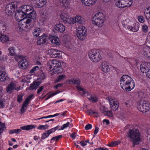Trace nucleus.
Wrapping results in <instances>:
<instances>
[{
	"label": "nucleus",
	"mask_w": 150,
	"mask_h": 150,
	"mask_svg": "<svg viewBox=\"0 0 150 150\" xmlns=\"http://www.w3.org/2000/svg\"><path fill=\"white\" fill-rule=\"evenodd\" d=\"M62 85V84L61 83H58L56 86H54V88H55L56 89H57L58 87H61Z\"/></svg>",
	"instance_id": "nucleus-63"
},
{
	"label": "nucleus",
	"mask_w": 150,
	"mask_h": 150,
	"mask_svg": "<svg viewBox=\"0 0 150 150\" xmlns=\"http://www.w3.org/2000/svg\"><path fill=\"white\" fill-rule=\"evenodd\" d=\"M56 130L54 127L50 129V130H47V132H49V134H50L54 132Z\"/></svg>",
	"instance_id": "nucleus-58"
},
{
	"label": "nucleus",
	"mask_w": 150,
	"mask_h": 150,
	"mask_svg": "<svg viewBox=\"0 0 150 150\" xmlns=\"http://www.w3.org/2000/svg\"><path fill=\"white\" fill-rule=\"evenodd\" d=\"M28 104V97H27L25 101L23 103L21 109V111L22 112H24L27 109V105Z\"/></svg>",
	"instance_id": "nucleus-30"
},
{
	"label": "nucleus",
	"mask_w": 150,
	"mask_h": 150,
	"mask_svg": "<svg viewBox=\"0 0 150 150\" xmlns=\"http://www.w3.org/2000/svg\"><path fill=\"white\" fill-rule=\"evenodd\" d=\"M144 54L146 57L147 53H148L149 51V49L146 47H144L143 49Z\"/></svg>",
	"instance_id": "nucleus-54"
},
{
	"label": "nucleus",
	"mask_w": 150,
	"mask_h": 150,
	"mask_svg": "<svg viewBox=\"0 0 150 150\" xmlns=\"http://www.w3.org/2000/svg\"><path fill=\"white\" fill-rule=\"evenodd\" d=\"M48 126L47 125H40L38 126L37 129L40 130H45L48 128Z\"/></svg>",
	"instance_id": "nucleus-48"
},
{
	"label": "nucleus",
	"mask_w": 150,
	"mask_h": 150,
	"mask_svg": "<svg viewBox=\"0 0 150 150\" xmlns=\"http://www.w3.org/2000/svg\"><path fill=\"white\" fill-rule=\"evenodd\" d=\"M21 129L24 130H28V125L21 127Z\"/></svg>",
	"instance_id": "nucleus-61"
},
{
	"label": "nucleus",
	"mask_w": 150,
	"mask_h": 150,
	"mask_svg": "<svg viewBox=\"0 0 150 150\" xmlns=\"http://www.w3.org/2000/svg\"><path fill=\"white\" fill-rule=\"evenodd\" d=\"M21 131V130L20 129H17L10 130L9 133L10 134H12L15 133H16V134H18Z\"/></svg>",
	"instance_id": "nucleus-40"
},
{
	"label": "nucleus",
	"mask_w": 150,
	"mask_h": 150,
	"mask_svg": "<svg viewBox=\"0 0 150 150\" xmlns=\"http://www.w3.org/2000/svg\"><path fill=\"white\" fill-rule=\"evenodd\" d=\"M50 55L52 58H61L62 56L60 52L57 50L52 49L50 50Z\"/></svg>",
	"instance_id": "nucleus-19"
},
{
	"label": "nucleus",
	"mask_w": 150,
	"mask_h": 150,
	"mask_svg": "<svg viewBox=\"0 0 150 150\" xmlns=\"http://www.w3.org/2000/svg\"><path fill=\"white\" fill-rule=\"evenodd\" d=\"M62 135H59L57 136H56L54 137V138H56V141H58L60 138L62 137Z\"/></svg>",
	"instance_id": "nucleus-64"
},
{
	"label": "nucleus",
	"mask_w": 150,
	"mask_h": 150,
	"mask_svg": "<svg viewBox=\"0 0 150 150\" xmlns=\"http://www.w3.org/2000/svg\"><path fill=\"white\" fill-rule=\"evenodd\" d=\"M139 23H135L134 24L133 26L129 25V27L128 29H129L130 31L133 32H137L139 29Z\"/></svg>",
	"instance_id": "nucleus-24"
},
{
	"label": "nucleus",
	"mask_w": 150,
	"mask_h": 150,
	"mask_svg": "<svg viewBox=\"0 0 150 150\" xmlns=\"http://www.w3.org/2000/svg\"><path fill=\"white\" fill-rule=\"evenodd\" d=\"M120 142L119 141L112 142L110 144L109 146L111 147L115 146L118 145L120 143Z\"/></svg>",
	"instance_id": "nucleus-49"
},
{
	"label": "nucleus",
	"mask_w": 150,
	"mask_h": 150,
	"mask_svg": "<svg viewBox=\"0 0 150 150\" xmlns=\"http://www.w3.org/2000/svg\"><path fill=\"white\" fill-rule=\"evenodd\" d=\"M138 19L139 21L141 23H143L144 21V18L142 16H139Z\"/></svg>",
	"instance_id": "nucleus-55"
},
{
	"label": "nucleus",
	"mask_w": 150,
	"mask_h": 150,
	"mask_svg": "<svg viewBox=\"0 0 150 150\" xmlns=\"http://www.w3.org/2000/svg\"><path fill=\"white\" fill-rule=\"evenodd\" d=\"M9 53V54L11 56H14L15 54V49L13 47H11L8 49Z\"/></svg>",
	"instance_id": "nucleus-38"
},
{
	"label": "nucleus",
	"mask_w": 150,
	"mask_h": 150,
	"mask_svg": "<svg viewBox=\"0 0 150 150\" xmlns=\"http://www.w3.org/2000/svg\"><path fill=\"white\" fill-rule=\"evenodd\" d=\"M47 67L49 69L53 70L57 67L61 66V63L58 61L53 59L49 61L47 63Z\"/></svg>",
	"instance_id": "nucleus-14"
},
{
	"label": "nucleus",
	"mask_w": 150,
	"mask_h": 150,
	"mask_svg": "<svg viewBox=\"0 0 150 150\" xmlns=\"http://www.w3.org/2000/svg\"><path fill=\"white\" fill-rule=\"evenodd\" d=\"M60 17L64 23L68 24H71L72 18L71 19L67 13H62L60 15Z\"/></svg>",
	"instance_id": "nucleus-16"
},
{
	"label": "nucleus",
	"mask_w": 150,
	"mask_h": 150,
	"mask_svg": "<svg viewBox=\"0 0 150 150\" xmlns=\"http://www.w3.org/2000/svg\"><path fill=\"white\" fill-rule=\"evenodd\" d=\"M112 110L108 111L107 110L105 113L104 114L105 116H107L110 118L112 117H113V115L112 112Z\"/></svg>",
	"instance_id": "nucleus-45"
},
{
	"label": "nucleus",
	"mask_w": 150,
	"mask_h": 150,
	"mask_svg": "<svg viewBox=\"0 0 150 150\" xmlns=\"http://www.w3.org/2000/svg\"><path fill=\"white\" fill-rule=\"evenodd\" d=\"M16 2H12L7 5L5 8V11L6 14L9 16H12L15 13L17 8Z\"/></svg>",
	"instance_id": "nucleus-6"
},
{
	"label": "nucleus",
	"mask_w": 150,
	"mask_h": 150,
	"mask_svg": "<svg viewBox=\"0 0 150 150\" xmlns=\"http://www.w3.org/2000/svg\"><path fill=\"white\" fill-rule=\"evenodd\" d=\"M144 13L146 19L150 22V6L144 10Z\"/></svg>",
	"instance_id": "nucleus-29"
},
{
	"label": "nucleus",
	"mask_w": 150,
	"mask_h": 150,
	"mask_svg": "<svg viewBox=\"0 0 150 150\" xmlns=\"http://www.w3.org/2000/svg\"><path fill=\"white\" fill-rule=\"evenodd\" d=\"M77 22L79 24H83L85 23L84 19L80 16H76L75 17L72 18V23Z\"/></svg>",
	"instance_id": "nucleus-21"
},
{
	"label": "nucleus",
	"mask_w": 150,
	"mask_h": 150,
	"mask_svg": "<svg viewBox=\"0 0 150 150\" xmlns=\"http://www.w3.org/2000/svg\"><path fill=\"white\" fill-rule=\"evenodd\" d=\"M9 79L8 74L6 73L5 67L4 66L0 67V81L4 82Z\"/></svg>",
	"instance_id": "nucleus-13"
},
{
	"label": "nucleus",
	"mask_w": 150,
	"mask_h": 150,
	"mask_svg": "<svg viewBox=\"0 0 150 150\" xmlns=\"http://www.w3.org/2000/svg\"><path fill=\"white\" fill-rule=\"evenodd\" d=\"M41 18L40 20L41 21L44 22L47 20L48 18V16L46 15L42 14L41 15Z\"/></svg>",
	"instance_id": "nucleus-46"
},
{
	"label": "nucleus",
	"mask_w": 150,
	"mask_h": 150,
	"mask_svg": "<svg viewBox=\"0 0 150 150\" xmlns=\"http://www.w3.org/2000/svg\"><path fill=\"white\" fill-rule=\"evenodd\" d=\"M92 127V125L91 124H88V125H87L85 127V129L86 130H88L89 129H90Z\"/></svg>",
	"instance_id": "nucleus-59"
},
{
	"label": "nucleus",
	"mask_w": 150,
	"mask_h": 150,
	"mask_svg": "<svg viewBox=\"0 0 150 150\" xmlns=\"http://www.w3.org/2000/svg\"><path fill=\"white\" fill-rule=\"evenodd\" d=\"M15 18L19 22V24L23 29L27 28L28 24V15L23 13L21 11L16 10L15 14Z\"/></svg>",
	"instance_id": "nucleus-2"
},
{
	"label": "nucleus",
	"mask_w": 150,
	"mask_h": 150,
	"mask_svg": "<svg viewBox=\"0 0 150 150\" xmlns=\"http://www.w3.org/2000/svg\"><path fill=\"white\" fill-rule=\"evenodd\" d=\"M50 134L49 132H48L47 131L45 133H43L41 139H43L47 137H48Z\"/></svg>",
	"instance_id": "nucleus-51"
},
{
	"label": "nucleus",
	"mask_w": 150,
	"mask_h": 150,
	"mask_svg": "<svg viewBox=\"0 0 150 150\" xmlns=\"http://www.w3.org/2000/svg\"><path fill=\"white\" fill-rule=\"evenodd\" d=\"M41 82L39 81H34L30 85L29 89L30 90L36 89L40 85Z\"/></svg>",
	"instance_id": "nucleus-26"
},
{
	"label": "nucleus",
	"mask_w": 150,
	"mask_h": 150,
	"mask_svg": "<svg viewBox=\"0 0 150 150\" xmlns=\"http://www.w3.org/2000/svg\"><path fill=\"white\" fill-rule=\"evenodd\" d=\"M76 88L78 90L81 91H82L83 94H85L86 93V92L82 88L79 86H77L76 87Z\"/></svg>",
	"instance_id": "nucleus-57"
},
{
	"label": "nucleus",
	"mask_w": 150,
	"mask_h": 150,
	"mask_svg": "<svg viewBox=\"0 0 150 150\" xmlns=\"http://www.w3.org/2000/svg\"><path fill=\"white\" fill-rule=\"evenodd\" d=\"M63 38V41L64 43L65 44V46L67 47H70L69 45H71V42L69 41V36L68 35H65L64 36Z\"/></svg>",
	"instance_id": "nucleus-27"
},
{
	"label": "nucleus",
	"mask_w": 150,
	"mask_h": 150,
	"mask_svg": "<svg viewBox=\"0 0 150 150\" xmlns=\"http://www.w3.org/2000/svg\"><path fill=\"white\" fill-rule=\"evenodd\" d=\"M23 95H20L18 96H17V101L19 103H21L22 102L23 99L22 97Z\"/></svg>",
	"instance_id": "nucleus-56"
},
{
	"label": "nucleus",
	"mask_w": 150,
	"mask_h": 150,
	"mask_svg": "<svg viewBox=\"0 0 150 150\" xmlns=\"http://www.w3.org/2000/svg\"><path fill=\"white\" fill-rule=\"evenodd\" d=\"M44 88V86H41L39 89L38 90L37 93L39 94L41 92Z\"/></svg>",
	"instance_id": "nucleus-62"
},
{
	"label": "nucleus",
	"mask_w": 150,
	"mask_h": 150,
	"mask_svg": "<svg viewBox=\"0 0 150 150\" xmlns=\"http://www.w3.org/2000/svg\"><path fill=\"white\" fill-rule=\"evenodd\" d=\"M29 8V25L30 27H32L34 25L35 19H36V12L32 7Z\"/></svg>",
	"instance_id": "nucleus-12"
},
{
	"label": "nucleus",
	"mask_w": 150,
	"mask_h": 150,
	"mask_svg": "<svg viewBox=\"0 0 150 150\" xmlns=\"http://www.w3.org/2000/svg\"><path fill=\"white\" fill-rule=\"evenodd\" d=\"M49 38L48 36L45 34L38 38L37 39V43L38 45H43L47 43Z\"/></svg>",
	"instance_id": "nucleus-15"
},
{
	"label": "nucleus",
	"mask_w": 150,
	"mask_h": 150,
	"mask_svg": "<svg viewBox=\"0 0 150 150\" xmlns=\"http://www.w3.org/2000/svg\"><path fill=\"white\" fill-rule=\"evenodd\" d=\"M96 0H81L82 4L85 6H90L94 4Z\"/></svg>",
	"instance_id": "nucleus-25"
},
{
	"label": "nucleus",
	"mask_w": 150,
	"mask_h": 150,
	"mask_svg": "<svg viewBox=\"0 0 150 150\" xmlns=\"http://www.w3.org/2000/svg\"><path fill=\"white\" fill-rule=\"evenodd\" d=\"M66 77V76L64 75H59L56 80L57 82H59L60 81Z\"/></svg>",
	"instance_id": "nucleus-50"
},
{
	"label": "nucleus",
	"mask_w": 150,
	"mask_h": 150,
	"mask_svg": "<svg viewBox=\"0 0 150 150\" xmlns=\"http://www.w3.org/2000/svg\"><path fill=\"white\" fill-rule=\"evenodd\" d=\"M120 84L122 88L126 91H130L133 89L135 85L132 79L127 75H123L120 80Z\"/></svg>",
	"instance_id": "nucleus-1"
},
{
	"label": "nucleus",
	"mask_w": 150,
	"mask_h": 150,
	"mask_svg": "<svg viewBox=\"0 0 150 150\" xmlns=\"http://www.w3.org/2000/svg\"><path fill=\"white\" fill-rule=\"evenodd\" d=\"M90 114H93V116L95 117H97L99 116V113L96 111H93L91 110H89Z\"/></svg>",
	"instance_id": "nucleus-43"
},
{
	"label": "nucleus",
	"mask_w": 150,
	"mask_h": 150,
	"mask_svg": "<svg viewBox=\"0 0 150 150\" xmlns=\"http://www.w3.org/2000/svg\"><path fill=\"white\" fill-rule=\"evenodd\" d=\"M54 70L53 71L54 72L57 73V74H58L61 73L62 71V66L59 67H57L55 69H54Z\"/></svg>",
	"instance_id": "nucleus-44"
},
{
	"label": "nucleus",
	"mask_w": 150,
	"mask_h": 150,
	"mask_svg": "<svg viewBox=\"0 0 150 150\" xmlns=\"http://www.w3.org/2000/svg\"><path fill=\"white\" fill-rule=\"evenodd\" d=\"M51 41L53 44L59 45V39L56 37L53 36Z\"/></svg>",
	"instance_id": "nucleus-35"
},
{
	"label": "nucleus",
	"mask_w": 150,
	"mask_h": 150,
	"mask_svg": "<svg viewBox=\"0 0 150 150\" xmlns=\"http://www.w3.org/2000/svg\"><path fill=\"white\" fill-rule=\"evenodd\" d=\"M132 0H115V5L119 8L130 7L132 4Z\"/></svg>",
	"instance_id": "nucleus-8"
},
{
	"label": "nucleus",
	"mask_w": 150,
	"mask_h": 150,
	"mask_svg": "<svg viewBox=\"0 0 150 150\" xmlns=\"http://www.w3.org/2000/svg\"><path fill=\"white\" fill-rule=\"evenodd\" d=\"M7 25L5 22L0 21V32H4L6 29Z\"/></svg>",
	"instance_id": "nucleus-28"
},
{
	"label": "nucleus",
	"mask_w": 150,
	"mask_h": 150,
	"mask_svg": "<svg viewBox=\"0 0 150 150\" xmlns=\"http://www.w3.org/2000/svg\"><path fill=\"white\" fill-rule=\"evenodd\" d=\"M18 65L19 67L22 68V69H25L28 67V62L26 59H22L19 61Z\"/></svg>",
	"instance_id": "nucleus-23"
},
{
	"label": "nucleus",
	"mask_w": 150,
	"mask_h": 150,
	"mask_svg": "<svg viewBox=\"0 0 150 150\" xmlns=\"http://www.w3.org/2000/svg\"><path fill=\"white\" fill-rule=\"evenodd\" d=\"M110 106L111 110L113 111L117 110L119 107V102L115 98L111 96H109L106 98Z\"/></svg>",
	"instance_id": "nucleus-10"
},
{
	"label": "nucleus",
	"mask_w": 150,
	"mask_h": 150,
	"mask_svg": "<svg viewBox=\"0 0 150 150\" xmlns=\"http://www.w3.org/2000/svg\"><path fill=\"white\" fill-rule=\"evenodd\" d=\"M88 55L90 59L93 62H95L99 61L102 58L101 52L96 50H90Z\"/></svg>",
	"instance_id": "nucleus-5"
},
{
	"label": "nucleus",
	"mask_w": 150,
	"mask_h": 150,
	"mask_svg": "<svg viewBox=\"0 0 150 150\" xmlns=\"http://www.w3.org/2000/svg\"><path fill=\"white\" fill-rule=\"evenodd\" d=\"M140 69L142 73H146L148 74V72L150 71V63H143L140 66Z\"/></svg>",
	"instance_id": "nucleus-17"
},
{
	"label": "nucleus",
	"mask_w": 150,
	"mask_h": 150,
	"mask_svg": "<svg viewBox=\"0 0 150 150\" xmlns=\"http://www.w3.org/2000/svg\"><path fill=\"white\" fill-rule=\"evenodd\" d=\"M22 57L23 56L21 55H16L15 57V59L16 61H18V59H21Z\"/></svg>",
	"instance_id": "nucleus-60"
},
{
	"label": "nucleus",
	"mask_w": 150,
	"mask_h": 150,
	"mask_svg": "<svg viewBox=\"0 0 150 150\" xmlns=\"http://www.w3.org/2000/svg\"><path fill=\"white\" fill-rule=\"evenodd\" d=\"M127 134L132 142L134 147L135 145L139 144L142 141L141 135L138 129L132 130L129 129Z\"/></svg>",
	"instance_id": "nucleus-3"
},
{
	"label": "nucleus",
	"mask_w": 150,
	"mask_h": 150,
	"mask_svg": "<svg viewBox=\"0 0 150 150\" xmlns=\"http://www.w3.org/2000/svg\"><path fill=\"white\" fill-rule=\"evenodd\" d=\"M127 21V20H124L122 21V23L124 27L128 29L129 27L130 23H128Z\"/></svg>",
	"instance_id": "nucleus-39"
},
{
	"label": "nucleus",
	"mask_w": 150,
	"mask_h": 150,
	"mask_svg": "<svg viewBox=\"0 0 150 150\" xmlns=\"http://www.w3.org/2000/svg\"><path fill=\"white\" fill-rule=\"evenodd\" d=\"M70 0H59L60 3L62 6L65 8L69 6Z\"/></svg>",
	"instance_id": "nucleus-31"
},
{
	"label": "nucleus",
	"mask_w": 150,
	"mask_h": 150,
	"mask_svg": "<svg viewBox=\"0 0 150 150\" xmlns=\"http://www.w3.org/2000/svg\"><path fill=\"white\" fill-rule=\"evenodd\" d=\"M47 2V0H29L30 5L38 8H41L46 5Z\"/></svg>",
	"instance_id": "nucleus-11"
},
{
	"label": "nucleus",
	"mask_w": 150,
	"mask_h": 150,
	"mask_svg": "<svg viewBox=\"0 0 150 150\" xmlns=\"http://www.w3.org/2000/svg\"><path fill=\"white\" fill-rule=\"evenodd\" d=\"M100 109L101 112L104 114L107 111L108 108H106L105 106L103 105L100 106Z\"/></svg>",
	"instance_id": "nucleus-47"
},
{
	"label": "nucleus",
	"mask_w": 150,
	"mask_h": 150,
	"mask_svg": "<svg viewBox=\"0 0 150 150\" xmlns=\"http://www.w3.org/2000/svg\"><path fill=\"white\" fill-rule=\"evenodd\" d=\"M102 70L104 72L107 73L110 70L111 66L108 64L105 61H103L101 65Z\"/></svg>",
	"instance_id": "nucleus-18"
},
{
	"label": "nucleus",
	"mask_w": 150,
	"mask_h": 150,
	"mask_svg": "<svg viewBox=\"0 0 150 150\" xmlns=\"http://www.w3.org/2000/svg\"><path fill=\"white\" fill-rule=\"evenodd\" d=\"M88 99L91 102L93 103H96L98 101V97L95 95H92Z\"/></svg>",
	"instance_id": "nucleus-33"
},
{
	"label": "nucleus",
	"mask_w": 150,
	"mask_h": 150,
	"mask_svg": "<svg viewBox=\"0 0 150 150\" xmlns=\"http://www.w3.org/2000/svg\"><path fill=\"white\" fill-rule=\"evenodd\" d=\"M54 29L57 31L63 33L65 30V27L62 23H57L54 26Z\"/></svg>",
	"instance_id": "nucleus-20"
},
{
	"label": "nucleus",
	"mask_w": 150,
	"mask_h": 150,
	"mask_svg": "<svg viewBox=\"0 0 150 150\" xmlns=\"http://www.w3.org/2000/svg\"><path fill=\"white\" fill-rule=\"evenodd\" d=\"M21 8H20L19 10H21V11H22L23 13H25L27 14L26 12L28 10L27 8V5H24L23 6L21 7Z\"/></svg>",
	"instance_id": "nucleus-42"
},
{
	"label": "nucleus",
	"mask_w": 150,
	"mask_h": 150,
	"mask_svg": "<svg viewBox=\"0 0 150 150\" xmlns=\"http://www.w3.org/2000/svg\"><path fill=\"white\" fill-rule=\"evenodd\" d=\"M41 30V29L40 28H36L35 29L34 31L33 32V34L34 36L35 37L38 36Z\"/></svg>",
	"instance_id": "nucleus-36"
},
{
	"label": "nucleus",
	"mask_w": 150,
	"mask_h": 150,
	"mask_svg": "<svg viewBox=\"0 0 150 150\" xmlns=\"http://www.w3.org/2000/svg\"><path fill=\"white\" fill-rule=\"evenodd\" d=\"M5 129V125L0 122V134Z\"/></svg>",
	"instance_id": "nucleus-52"
},
{
	"label": "nucleus",
	"mask_w": 150,
	"mask_h": 150,
	"mask_svg": "<svg viewBox=\"0 0 150 150\" xmlns=\"http://www.w3.org/2000/svg\"><path fill=\"white\" fill-rule=\"evenodd\" d=\"M69 83L76 85L78 86H79L80 84V81L79 79H76L73 80H70L69 81Z\"/></svg>",
	"instance_id": "nucleus-34"
},
{
	"label": "nucleus",
	"mask_w": 150,
	"mask_h": 150,
	"mask_svg": "<svg viewBox=\"0 0 150 150\" xmlns=\"http://www.w3.org/2000/svg\"><path fill=\"white\" fill-rule=\"evenodd\" d=\"M0 39L1 42L3 43L6 42L9 40V38L8 36L2 35L1 34H0Z\"/></svg>",
	"instance_id": "nucleus-32"
},
{
	"label": "nucleus",
	"mask_w": 150,
	"mask_h": 150,
	"mask_svg": "<svg viewBox=\"0 0 150 150\" xmlns=\"http://www.w3.org/2000/svg\"><path fill=\"white\" fill-rule=\"evenodd\" d=\"M70 125L71 124L69 122H68L66 123L63 125L61 126V128L59 129L58 130H63L69 127H70Z\"/></svg>",
	"instance_id": "nucleus-41"
},
{
	"label": "nucleus",
	"mask_w": 150,
	"mask_h": 150,
	"mask_svg": "<svg viewBox=\"0 0 150 150\" xmlns=\"http://www.w3.org/2000/svg\"><path fill=\"white\" fill-rule=\"evenodd\" d=\"M39 70V68L38 66H36L34 67L32 69L30 70L29 72L30 74H31V75H29L30 76H34V74L35 71Z\"/></svg>",
	"instance_id": "nucleus-37"
},
{
	"label": "nucleus",
	"mask_w": 150,
	"mask_h": 150,
	"mask_svg": "<svg viewBox=\"0 0 150 150\" xmlns=\"http://www.w3.org/2000/svg\"><path fill=\"white\" fill-rule=\"evenodd\" d=\"M105 20V16L102 12L96 13L93 18V24L96 25L100 26L103 25Z\"/></svg>",
	"instance_id": "nucleus-4"
},
{
	"label": "nucleus",
	"mask_w": 150,
	"mask_h": 150,
	"mask_svg": "<svg viewBox=\"0 0 150 150\" xmlns=\"http://www.w3.org/2000/svg\"><path fill=\"white\" fill-rule=\"evenodd\" d=\"M16 85L15 83L11 82L9 83L6 88V91L7 93H11L14 90H19V89H16Z\"/></svg>",
	"instance_id": "nucleus-22"
},
{
	"label": "nucleus",
	"mask_w": 150,
	"mask_h": 150,
	"mask_svg": "<svg viewBox=\"0 0 150 150\" xmlns=\"http://www.w3.org/2000/svg\"><path fill=\"white\" fill-rule=\"evenodd\" d=\"M86 29L84 26H79L77 28V37L79 40H83L86 38Z\"/></svg>",
	"instance_id": "nucleus-7"
},
{
	"label": "nucleus",
	"mask_w": 150,
	"mask_h": 150,
	"mask_svg": "<svg viewBox=\"0 0 150 150\" xmlns=\"http://www.w3.org/2000/svg\"><path fill=\"white\" fill-rule=\"evenodd\" d=\"M137 108L139 110L142 112H146L150 108V105L147 101H141L138 103Z\"/></svg>",
	"instance_id": "nucleus-9"
},
{
	"label": "nucleus",
	"mask_w": 150,
	"mask_h": 150,
	"mask_svg": "<svg viewBox=\"0 0 150 150\" xmlns=\"http://www.w3.org/2000/svg\"><path fill=\"white\" fill-rule=\"evenodd\" d=\"M142 29L144 32L146 33L148 31V28L146 25H144L142 26Z\"/></svg>",
	"instance_id": "nucleus-53"
}]
</instances>
